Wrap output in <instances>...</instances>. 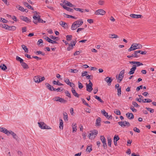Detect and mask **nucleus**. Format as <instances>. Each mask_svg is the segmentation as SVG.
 Instances as JSON below:
<instances>
[{
  "label": "nucleus",
  "mask_w": 156,
  "mask_h": 156,
  "mask_svg": "<svg viewBox=\"0 0 156 156\" xmlns=\"http://www.w3.org/2000/svg\"><path fill=\"white\" fill-rule=\"evenodd\" d=\"M38 124L39 127L41 129H51V128L49 126H47L44 122H38Z\"/></svg>",
  "instance_id": "f257e3e1"
},
{
  "label": "nucleus",
  "mask_w": 156,
  "mask_h": 156,
  "mask_svg": "<svg viewBox=\"0 0 156 156\" xmlns=\"http://www.w3.org/2000/svg\"><path fill=\"white\" fill-rule=\"evenodd\" d=\"M91 132L88 135L89 138L91 139H94L98 133V131L96 130H94Z\"/></svg>",
  "instance_id": "f03ea898"
},
{
  "label": "nucleus",
  "mask_w": 156,
  "mask_h": 156,
  "mask_svg": "<svg viewBox=\"0 0 156 156\" xmlns=\"http://www.w3.org/2000/svg\"><path fill=\"white\" fill-rule=\"evenodd\" d=\"M125 73V70L123 69L120 73L119 76L118 77V76H116V77L117 79H118L119 81H118V82L120 83V82L122 80L123 78L124 77V75Z\"/></svg>",
  "instance_id": "7ed1b4c3"
},
{
  "label": "nucleus",
  "mask_w": 156,
  "mask_h": 156,
  "mask_svg": "<svg viewBox=\"0 0 156 156\" xmlns=\"http://www.w3.org/2000/svg\"><path fill=\"white\" fill-rule=\"evenodd\" d=\"M53 100L55 101H58L63 103H65L67 102V100L58 97H55L53 98Z\"/></svg>",
  "instance_id": "20e7f679"
},
{
  "label": "nucleus",
  "mask_w": 156,
  "mask_h": 156,
  "mask_svg": "<svg viewBox=\"0 0 156 156\" xmlns=\"http://www.w3.org/2000/svg\"><path fill=\"white\" fill-rule=\"evenodd\" d=\"M118 124L120 126L122 127L123 126H125L126 125H127L129 127L130 126V124L129 123V122H126V121H123V122H118Z\"/></svg>",
  "instance_id": "39448f33"
},
{
  "label": "nucleus",
  "mask_w": 156,
  "mask_h": 156,
  "mask_svg": "<svg viewBox=\"0 0 156 156\" xmlns=\"http://www.w3.org/2000/svg\"><path fill=\"white\" fill-rule=\"evenodd\" d=\"M106 13L105 11L102 9H99L95 11L94 14L96 15H103Z\"/></svg>",
  "instance_id": "423d86ee"
},
{
  "label": "nucleus",
  "mask_w": 156,
  "mask_h": 156,
  "mask_svg": "<svg viewBox=\"0 0 156 156\" xmlns=\"http://www.w3.org/2000/svg\"><path fill=\"white\" fill-rule=\"evenodd\" d=\"M100 139L102 142L103 144V147L105 149L107 148V144L106 142V139L103 136H100Z\"/></svg>",
  "instance_id": "0eeeda50"
},
{
  "label": "nucleus",
  "mask_w": 156,
  "mask_h": 156,
  "mask_svg": "<svg viewBox=\"0 0 156 156\" xmlns=\"http://www.w3.org/2000/svg\"><path fill=\"white\" fill-rule=\"evenodd\" d=\"M137 43H133L131 45L130 47L128 49V51H131L137 49Z\"/></svg>",
  "instance_id": "6e6552de"
},
{
  "label": "nucleus",
  "mask_w": 156,
  "mask_h": 156,
  "mask_svg": "<svg viewBox=\"0 0 156 156\" xmlns=\"http://www.w3.org/2000/svg\"><path fill=\"white\" fill-rule=\"evenodd\" d=\"M0 131L5 133L8 136L10 134V131L3 127H0Z\"/></svg>",
  "instance_id": "1a4fd4ad"
},
{
  "label": "nucleus",
  "mask_w": 156,
  "mask_h": 156,
  "mask_svg": "<svg viewBox=\"0 0 156 156\" xmlns=\"http://www.w3.org/2000/svg\"><path fill=\"white\" fill-rule=\"evenodd\" d=\"M20 19L27 23H28L30 22V20L27 17L22 16H20Z\"/></svg>",
  "instance_id": "9d476101"
},
{
  "label": "nucleus",
  "mask_w": 156,
  "mask_h": 156,
  "mask_svg": "<svg viewBox=\"0 0 156 156\" xmlns=\"http://www.w3.org/2000/svg\"><path fill=\"white\" fill-rule=\"evenodd\" d=\"M75 23L76 25L78 27L82 25L83 23V21L82 20H79L73 23Z\"/></svg>",
  "instance_id": "9b49d317"
},
{
  "label": "nucleus",
  "mask_w": 156,
  "mask_h": 156,
  "mask_svg": "<svg viewBox=\"0 0 156 156\" xmlns=\"http://www.w3.org/2000/svg\"><path fill=\"white\" fill-rule=\"evenodd\" d=\"M86 85L87 90L89 92H90L93 90L92 88L93 85L88 84V83H86Z\"/></svg>",
  "instance_id": "f8f14e48"
},
{
  "label": "nucleus",
  "mask_w": 156,
  "mask_h": 156,
  "mask_svg": "<svg viewBox=\"0 0 156 156\" xmlns=\"http://www.w3.org/2000/svg\"><path fill=\"white\" fill-rule=\"evenodd\" d=\"M112 80V79L111 77H107L105 79V80L108 83V86L111 85Z\"/></svg>",
  "instance_id": "ddd939ff"
},
{
  "label": "nucleus",
  "mask_w": 156,
  "mask_h": 156,
  "mask_svg": "<svg viewBox=\"0 0 156 156\" xmlns=\"http://www.w3.org/2000/svg\"><path fill=\"white\" fill-rule=\"evenodd\" d=\"M140 51H135L134 52V53L132 54L133 57L137 58L140 56V55L138 54L140 53Z\"/></svg>",
  "instance_id": "4468645a"
},
{
  "label": "nucleus",
  "mask_w": 156,
  "mask_h": 156,
  "mask_svg": "<svg viewBox=\"0 0 156 156\" xmlns=\"http://www.w3.org/2000/svg\"><path fill=\"white\" fill-rule=\"evenodd\" d=\"M64 82L68 85L70 87H72V84L73 85V87H74L75 84L73 83H71L69 81V80L68 79H64Z\"/></svg>",
  "instance_id": "2eb2a0df"
},
{
  "label": "nucleus",
  "mask_w": 156,
  "mask_h": 156,
  "mask_svg": "<svg viewBox=\"0 0 156 156\" xmlns=\"http://www.w3.org/2000/svg\"><path fill=\"white\" fill-rule=\"evenodd\" d=\"M126 117L129 119H132L134 118V115L132 113H127L126 114Z\"/></svg>",
  "instance_id": "dca6fc26"
},
{
  "label": "nucleus",
  "mask_w": 156,
  "mask_h": 156,
  "mask_svg": "<svg viewBox=\"0 0 156 156\" xmlns=\"http://www.w3.org/2000/svg\"><path fill=\"white\" fill-rule=\"evenodd\" d=\"M71 91L72 93L74 96L77 98H79V97L80 95L78 94L73 88L72 87L71 88Z\"/></svg>",
  "instance_id": "f3484780"
},
{
  "label": "nucleus",
  "mask_w": 156,
  "mask_h": 156,
  "mask_svg": "<svg viewBox=\"0 0 156 156\" xmlns=\"http://www.w3.org/2000/svg\"><path fill=\"white\" fill-rule=\"evenodd\" d=\"M130 16L133 18H140L142 17V16L141 15H136L131 14H130Z\"/></svg>",
  "instance_id": "a211bd4d"
},
{
  "label": "nucleus",
  "mask_w": 156,
  "mask_h": 156,
  "mask_svg": "<svg viewBox=\"0 0 156 156\" xmlns=\"http://www.w3.org/2000/svg\"><path fill=\"white\" fill-rule=\"evenodd\" d=\"M64 16L65 17H66L67 18H72L74 19H76L77 18L75 16H71V15H69L68 14H67L66 13H64Z\"/></svg>",
  "instance_id": "6ab92c4d"
},
{
  "label": "nucleus",
  "mask_w": 156,
  "mask_h": 156,
  "mask_svg": "<svg viewBox=\"0 0 156 156\" xmlns=\"http://www.w3.org/2000/svg\"><path fill=\"white\" fill-rule=\"evenodd\" d=\"M101 119L100 117L98 118L96 120V126H100L101 125Z\"/></svg>",
  "instance_id": "aec40b11"
},
{
  "label": "nucleus",
  "mask_w": 156,
  "mask_h": 156,
  "mask_svg": "<svg viewBox=\"0 0 156 156\" xmlns=\"http://www.w3.org/2000/svg\"><path fill=\"white\" fill-rule=\"evenodd\" d=\"M41 76H35L34 78V81L36 83H39V82H38V81L39 80H40V77H41Z\"/></svg>",
  "instance_id": "412c9836"
},
{
  "label": "nucleus",
  "mask_w": 156,
  "mask_h": 156,
  "mask_svg": "<svg viewBox=\"0 0 156 156\" xmlns=\"http://www.w3.org/2000/svg\"><path fill=\"white\" fill-rule=\"evenodd\" d=\"M21 64L22 66L24 69H28L29 68L28 65L23 61L21 63Z\"/></svg>",
  "instance_id": "4be33fe9"
},
{
  "label": "nucleus",
  "mask_w": 156,
  "mask_h": 156,
  "mask_svg": "<svg viewBox=\"0 0 156 156\" xmlns=\"http://www.w3.org/2000/svg\"><path fill=\"white\" fill-rule=\"evenodd\" d=\"M63 118L65 121L68 120V118L67 113L66 112H64L63 113Z\"/></svg>",
  "instance_id": "5701e85b"
},
{
  "label": "nucleus",
  "mask_w": 156,
  "mask_h": 156,
  "mask_svg": "<svg viewBox=\"0 0 156 156\" xmlns=\"http://www.w3.org/2000/svg\"><path fill=\"white\" fill-rule=\"evenodd\" d=\"M59 127L60 129H63V122L62 120V119H59Z\"/></svg>",
  "instance_id": "b1692460"
},
{
  "label": "nucleus",
  "mask_w": 156,
  "mask_h": 156,
  "mask_svg": "<svg viewBox=\"0 0 156 156\" xmlns=\"http://www.w3.org/2000/svg\"><path fill=\"white\" fill-rule=\"evenodd\" d=\"M10 134H11L13 138L14 139H15L16 140H17L18 137V136H17L16 134L14 132L11 131L10 132Z\"/></svg>",
  "instance_id": "393cba45"
},
{
  "label": "nucleus",
  "mask_w": 156,
  "mask_h": 156,
  "mask_svg": "<svg viewBox=\"0 0 156 156\" xmlns=\"http://www.w3.org/2000/svg\"><path fill=\"white\" fill-rule=\"evenodd\" d=\"M101 113L106 118L108 117V113L105 111V110H102L101 111Z\"/></svg>",
  "instance_id": "a878e982"
},
{
  "label": "nucleus",
  "mask_w": 156,
  "mask_h": 156,
  "mask_svg": "<svg viewBox=\"0 0 156 156\" xmlns=\"http://www.w3.org/2000/svg\"><path fill=\"white\" fill-rule=\"evenodd\" d=\"M68 45L69 47L67 48V50L68 51H70L73 49V46L72 44L71 43H70V44H69Z\"/></svg>",
  "instance_id": "bb28decb"
},
{
  "label": "nucleus",
  "mask_w": 156,
  "mask_h": 156,
  "mask_svg": "<svg viewBox=\"0 0 156 156\" xmlns=\"http://www.w3.org/2000/svg\"><path fill=\"white\" fill-rule=\"evenodd\" d=\"M53 83L54 84H55L58 86H61L63 85V84L62 83H60L58 81H56L55 80H54L53 81Z\"/></svg>",
  "instance_id": "cd10ccee"
},
{
  "label": "nucleus",
  "mask_w": 156,
  "mask_h": 156,
  "mask_svg": "<svg viewBox=\"0 0 156 156\" xmlns=\"http://www.w3.org/2000/svg\"><path fill=\"white\" fill-rule=\"evenodd\" d=\"M45 84L46 86V87L48 88V89L51 91H52V87H53V86H51L50 85L49 83H46Z\"/></svg>",
  "instance_id": "c85d7f7f"
},
{
  "label": "nucleus",
  "mask_w": 156,
  "mask_h": 156,
  "mask_svg": "<svg viewBox=\"0 0 156 156\" xmlns=\"http://www.w3.org/2000/svg\"><path fill=\"white\" fill-rule=\"evenodd\" d=\"M16 27L15 26H9L8 28V29L7 30H13L14 31L16 30Z\"/></svg>",
  "instance_id": "c756f323"
},
{
  "label": "nucleus",
  "mask_w": 156,
  "mask_h": 156,
  "mask_svg": "<svg viewBox=\"0 0 156 156\" xmlns=\"http://www.w3.org/2000/svg\"><path fill=\"white\" fill-rule=\"evenodd\" d=\"M45 37L44 38V39L46 40L49 43L52 44L53 40L50 39L48 37L45 36Z\"/></svg>",
  "instance_id": "7c9ffc66"
},
{
  "label": "nucleus",
  "mask_w": 156,
  "mask_h": 156,
  "mask_svg": "<svg viewBox=\"0 0 156 156\" xmlns=\"http://www.w3.org/2000/svg\"><path fill=\"white\" fill-rule=\"evenodd\" d=\"M0 67L1 68V69L3 70H5L7 69V66L4 64H2L0 66Z\"/></svg>",
  "instance_id": "2f4dec72"
},
{
  "label": "nucleus",
  "mask_w": 156,
  "mask_h": 156,
  "mask_svg": "<svg viewBox=\"0 0 156 156\" xmlns=\"http://www.w3.org/2000/svg\"><path fill=\"white\" fill-rule=\"evenodd\" d=\"M21 46H22V48L25 51V52H26L27 53H28V50L26 46H25V45H22Z\"/></svg>",
  "instance_id": "473e14b6"
},
{
  "label": "nucleus",
  "mask_w": 156,
  "mask_h": 156,
  "mask_svg": "<svg viewBox=\"0 0 156 156\" xmlns=\"http://www.w3.org/2000/svg\"><path fill=\"white\" fill-rule=\"evenodd\" d=\"M121 87L117 89V95L119 97H120L121 94Z\"/></svg>",
  "instance_id": "72a5a7b5"
},
{
  "label": "nucleus",
  "mask_w": 156,
  "mask_h": 156,
  "mask_svg": "<svg viewBox=\"0 0 156 156\" xmlns=\"http://www.w3.org/2000/svg\"><path fill=\"white\" fill-rule=\"evenodd\" d=\"M95 98L97 99L98 101H99L101 103H103V101L97 95H95L94 96Z\"/></svg>",
  "instance_id": "f704fd0d"
},
{
  "label": "nucleus",
  "mask_w": 156,
  "mask_h": 156,
  "mask_svg": "<svg viewBox=\"0 0 156 156\" xmlns=\"http://www.w3.org/2000/svg\"><path fill=\"white\" fill-rule=\"evenodd\" d=\"M66 37L67 41H69L72 40V36L71 35H67L66 36Z\"/></svg>",
  "instance_id": "c9c22d12"
},
{
  "label": "nucleus",
  "mask_w": 156,
  "mask_h": 156,
  "mask_svg": "<svg viewBox=\"0 0 156 156\" xmlns=\"http://www.w3.org/2000/svg\"><path fill=\"white\" fill-rule=\"evenodd\" d=\"M136 69L133 68L132 67L130 69V71L128 73L130 75L133 74L135 72Z\"/></svg>",
  "instance_id": "e433bc0d"
},
{
  "label": "nucleus",
  "mask_w": 156,
  "mask_h": 156,
  "mask_svg": "<svg viewBox=\"0 0 156 156\" xmlns=\"http://www.w3.org/2000/svg\"><path fill=\"white\" fill-rule=\"evenodd\" d=\"M16 8L20 10L21 11L23 12H24V8L23 7H22L21 6H20V5H17L16 6Z\"/></svg>",
  "instance_id": "4c0bfd02"
},
{
  "label": "nucleus",
  "mask_w": 156,
  "mask_h": 156,
  "mask_svg": "<svg viewBox=\"0 0 156 156\" xmlns=\"http://www.w3.org/2000/svg\"><path fill=\"white\" fill-rule=\"evenodd\" d=\"M41 16L39 15H38L37 16L36 15H34L33 17V18L35 20H37L38 22L39 21L40 18Z\"/></svg>",
  "instance_id": "58836bf2"
},
{
  "label": "nucleus",
  "mask_w": 156,
  "mask_h": 156,
  "mask_svg": "<svg viewBox=\"0 0 156 156\" xmlns=\"http://www.w3.org/2000/svg\"><path fill=\"white\" fill-rule=\"evenodd\" d=\"M142 102L143 103H150L152 102V100L150 99H144L142 100Z\"/></svg>",
  "instance_id": "ea45409f"
},
{
  "label": "nucleus",
  "mask_w": 156,
  "mask_h": 156,
  "mask_svg": "<svg viewBox=\"0 0 156 156\" xmlns=\"http://www.w3.org/2000/svg\"><path fill=\"white\" fill-rule=\"evenodd\" d=\"M77 27H77L76 26V25L75 23H73L71 27V29L72 30H76Z\"/></svg>",
  "instance_id": "a19ab883"
},
{
  "label": "nucleus",
  "mask_w": 156,
  "mask_h": 156,
  "mask_svg": "<svg viewBox=\"0 0 156 156\" xmlns=\"http://www.w3.org/2000/svg\"><path fill=\"white\" fill-rule=\"evenodd\" d=\"M109 37L110 38H116L118 37V36L117 35L115 34H110Z\"/></svg>",
  "instance_id": "79ce46f5"
},
{
  "label": "nucleus",
  "mask_w": 156,
  "mask_h": 156,
  "mask_svg": "<svg viewBox=\"0 0 156 156\" xmlns=\"http://www.w3.org/2000/svg\"><path fill=\"white\" fill-rule=\"evenodd\" d=\"M16 59L17 61H19L20 63L23 61V59L18 56H16Z\"/></svg>",
  "instance_id": "37998d69"
},
{
  "label": "nucleus",
  "mask_w": 156,
  "mask_h": 156,
  "mask_svg": "<svg viewBox=\"0 0 156 156\" xmlns=\"http://www.w3.org/2000/svg\"><path fill=\"white\" fill-rule=\"evenodd\" d=\"M82 101L83 102V103L85 105H87V107H90V106L86 102L85 100L83 98L81 99Z\"/></svg>",
  "instance_id": "c03bdc74"
},
{
  "label": "nucleus",
  "mask_w": 156,
  "mask_h": 156,
  "mask_svg": "<svg viewBox=\"0 0 156 156\" xmlns=\"http://www.w3.org/2000/svg\"><path fill=\"white\" fill-rule=\"evenodd\" d=\"M145 108L147 111H149L150 112V113H153L154 112V109H152L151 108H148V107H146Z\"/></svg>",
  "instance_id": "a18cd8bd"
},
{
  "label": "nucleus",
  "mask_w": 156,
  "mask_h": 156,
  "mask_svg": "<svg viewBox=\"0 0 156 156\" xmlns=\"http://www.w3.org/2000/svg\"><path fill=\"white\" fill-rule=\"evenodd\" d=\"M66 5L67 6L70 7H75V6L71 3L70 2H68L67 3H66Z\"/></svg>",
  "instance_id": "49530a36"
},
{
  "label": "nucleus",
  "mask_w": 156,
  "mask_h": 156,
  "mask_svg": "<svg viewBox=\"0 0 156 156\" xmlns=\"http://www.w3.org/2000/svg\"><path fill=\"white\" fill-rule=\"evenodd\" d=\"M52 89H52V90L53 91H57L58 92H60L61 91H62L63 90V89L62 90L60 91V88H58L57 89H56V88H54L53 87H52Z\"/></svg>",
  "instance_id": "de8ad7c7"
},
{
  "label": "nucleus",
  "mask_w": 156,
  "mask_h": 156,
  "mask_svg": "<svg viewBox=\"0 0 156 156\" xmlns=\"http://www.w3.org/2000/svg\"><path fill=\"white\" fill-rule=\"evenodd\" d=\"M78 88L80 89H82L83 88V85L80 82V81H78Z\"/></svg>",
  "instance_id": "09e8293b"
},
{
  "label": "nucleus",
  "mask_w": 156,
  "mask_h": 156,
  "mask_svg": "<svg viewBox=\"0 0 156 156\" xmlns=\"http://www.w3.org/2000/svg\"><path fill=\"white\" fill-rule=\"evenodd\" d=\"M65 93L66 94V95L69 98H71V96L70 93L68 90H66L65 92Z\"/></svg>",
  "instance_id": "8fccbe9b"
},
{
  "label": "nucleus",
  "mask_w": 156,
  "mask_h": 156,
  "mask_svg": "<svg viewBox=\"0 0 156 156\" xmlns=\"http://www.w3.org/2000/svg\"><path fill=\"white\" fill-rule=\"evenodd\" d=\"M132 104L135 107H140V105H139L135 101H133L132 102Z\"/></svg>",
  "instance_id": "3c124183"
},
{
  "label": "nucleus",
  "mask_w": 156,
  "mask_h": 156,
  "mask_svg": "<svg viewBox=\"0 0 156 156\" xmlns=\"http://www.w3.org/2000/svg\"><path fill=\"white\" fill-rule=\"evenodd\" d=\"M50 37L51 39H52L54 40H56L57 41V40H59V38H58V37L54 36L53 35L50 36Z\"/></svg>",
  "instance_id": "603ef678"
},
{
  "label": "nucleus",
  "mask_w": 156,
  "mask_h": 156,
  "mask_svg": "<svg viewBox=\"0 0 156 156\" xmlns=\"http://www.w3.org/2000/svg\"><path fill=\"white\" fill-rule=\"evenodd\" d=\"M59 24L63 27H65V24L67 25L66 23L62 21H61L59 22Z\"/></svg>",
  "instance_id": "864d4df0"
},
{
  "label": "nucleus",
  "mask_w": 156,
  "mask_h": 156,
  "mask_svg": "<svg viewBox=\"0 0 156 156\" xmlns=\"http://www.w3.org/2000/svg\"><path fill=\"white\" fill-rule=\"evenodd\" d=\"M82 52V51H76L75 53H74L73 55L74 56L79 55H80V53Z\"/></svg>",
  "instance_id": "5fc2aeb1"
},
{
  "label": "nucleus",
  "mask_w": 156,
  "mask_h": 156,
  "mask_svg": "<svg viewBox=\"0 0 156 156\" xmlns=\"http://www.w3.org/2000/svg\"><path fill=\"white\" fill-rule=\"evenodd\" d=\"M74 9L76 11H80L81 12H84L83 11V9H81L78 8H74Z\"/></svg>",
  "instance_id": "6e6d98bb"
},
{
  "label": "nucleus",
  "mask_w": 156,
  "mask_h": 156,
  "mask_svg": "<svg viewBox=\"0 0 156 156\" xmlns=\"http://www.w3.org/2000/svg\"><path fill=\"white\" fill-rule=\"evenodd\" d=\"M2 27L3 28H4L6 30H8V28L9 27V26L6 24H3L2 25Z\"/></svg>",
  "instance_id": "4d7b16f0"
},
{
  "label": "nucleus",
  "mask_w": 156,
  "mask_h": 156,
  "mask_svg": "<svg viewBox=\"0 0 156 156\" xmlns=\"http://www.w3.org/2000/svg\"><path fill=\"white\" fill-rule=\"evenodd\" d=\"M70 72L73 73H77L78 72V70L76 69H70Z\"/></svg>",
  "instance_id": "13d9d810"
},
{
  "label": "nucleus",
  "mask_w": 156,
  "mask_h": 156,
  "mask_svg": "<svg viewBox=\"0 0 156 156\" xmlns=\"http://www.w3.org/2000/svg\"><path fill=\"white\" fill-rule=\"evenodd\" d=\"M119 139L118 136L115 135L114 137V141H117Z\"/></svg>",
  "instance_id": "bf43d9fd"
},
{
  "label": "nucleus",
  "mask_w": 156,
  "mask_h": 156,
  "mask_svg": "<svg viewBox=\"0 0 156 156\" xmlns=\"http://www.w3.org/2000/svg\"><path fill=\"white\" fill-rule=\"evenodd\" d=\"M114 112L116 115H121V112L119 110L115 109V110Z\"/></svg>",
  "instance_id": "052dcab7"
},
{
  "label": "nucleus",
  "mask_w": 156,
  "mask_h": 156,
  "mask_svg": "<svg viewBox=\"0 0 156 156\" xmlns=\"http://www.w3.org/2000/svg\"><path fill=\"white\" fill-rule=\"evenodd\" d=\"M0 21L3 22V23H6L7 22L8 20L4 18H0Z\"/></svg>",
  "instance_id": "680f3d73"
},
{
  "label": "nucleus",
  "mask_w": 156,
  "mask_h": 156,
  "mask_svg": "<svg viewBox=\"0 0 156 156\" xmlns=\"http://www.w3.org/2000/svg\"><path fill=\"white\" fill-rule=\"evenodd\" d=\"M133 130L134 131L136 132L139 133L140 132V129L136 127H134Z\"/></svg>",
  "instance_id": "e2e57ef3"
},
{
  "label": "nucleus",
  "mask_w": 156,
  "mask_h": 156,
  "mask_svg": "<svg viewBox=\"0 0 156 156\" xmlns=\"http://www.w3.org/2000/svg\"><path fill=\"white\" fill-rule=\"evenodd\" d=\"M130 108L133 112H136L137 111V110L134 108V107L133 106H131Z\"/></svg>",
  "instance_id": "0e129e2a"
},
{
  "label": "nucleus",
  "mask_w": 156,
  "mask_h": 156,
  "mask_svg": "<svg viewBox=\"0 0 156 156\" xmlns=\"http://www.w3.org/2000/svg\"><path fill=\"white\" fill-rule=\"evenodd\" d=\"M92 147L90 146H88L87 147L86 149V151L89 153L92 151Z\"/></svg>",
  "instance_id": "69168bd1"
},
{
  "label": "nucleus",
  "mask_w": 156,
  "mask_h": 156,
  "mask_svg": "<svg viewBox=\"0 0 156 156\" xmlns=\"http://www.w3.org/2000/svg\"><path fill=\"white\" fill-rule=\"evenodd\" d=\"M135 64H136V66H140L141 65H143V64L142 63H141L139 62L136 61Z\"/></svg>",
  "instance_id": "338daca9"
},
{
  "label": "nucleus",
  "mask_w": 156,
  "mask_h": 156,
  "mask_svg": "<svg viewBox=\"0 0 156 156\" xmlns=\"http://www.w3.org/2000/svg\"><path fill=\"white\" fill-rule=\"evenodd\" d=\"M112 141L111 139H108V145L110 147L111 146Z\"/></svg>",
  "instance_id": "774afa93"
}]
</instances>
